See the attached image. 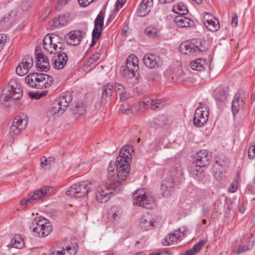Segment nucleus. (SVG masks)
Instances as JSON below:
<instances>
[{
    "mask_svg": "<svg viewBox=\"0 0 255 255\" xmlns=\"http://www.w3.org/2000/svg\"><path fill=\"white\" fill-rule=\"evenodd\" d=\"M108 179L105 184L98 187L96 192V198L100 203L107 202L114 191H119L121 183L117 179L116 164L110 163L108 167Z\"/></svg>",
    "mask_w": 255,
    "mask_h": 255,
    "instance_id": "f257e3e1",
    "label": "nucleus"
},
{
    "mask_svg": "<svg viewBox=\"0 0 255 255\" xmlns=\"http://www.w3.org/2000/svg\"><path fill=\"white\" fill-rule=\"evenodd\" d=\"M208 48V42L201 39L183 42L179 46V51L185 55H200L206 52Z\"/></svg>",
    "mask_w": 255,
    "mask_h": 255,
    "instance_id": "f03ea898",
    "label": "nucleus"
},
{
    "mask_svg": "<svg viewBox=\"0 0 255 255\" xmlns=\"http://www.w3.org/2000/svg\"><path fill=\"white\" fill-rule=\"evenodd\" d=\"M71 100L72 98L69 93L62 94L52 104L51 109L47 113L48 116L50 118H56L61 115L68 107Z\"/></svg>",
    "mask_w": 255,
    "mask_h": 255,
    "instance_id": "7ed1b4c3",
    "label": "nucleus"
},
{
    "mask_svg": "<svg viewBox=\"0 0 255 255\" xmlns=\"http://www.w3.org/2000/svg\"><path fill=\"white\" fill-rule=\"evenodd\" d=\"M62 39L59 35L51 33L45 36L43 40L44 49L50 54H56L62 48Z\"/></svg>",
    "mask_w": 255,
    "mask_h": 255,
    "instance_id": "20e7f679",
    "label": "nucleus"
},
{
    "mask_svg": "<svg viewBox=\"0 0 255 255\" xmlns=\"http://www.w3.org/2000/svg\"><path fill=\"white\" fill-rule=\"evenodd\" d=\"M22 92L20 86L14 80L9 81L8 85L3 90L2 98L5 102L10 100H18L22 97Z\"/></svg>",
    "mask_w": 255,
    "mask_h": 255,
    "instance_id": "39448f33",
    "label": "nucleus"
},
{
    "mask_svg": "<svg viewBox=\"0 0 255 255\" xmlns=\"http://www.w3.org/2000/svg\"><path fill=\"white\" fill-rule=\"evenodd\" d=\"M131 158L124 156L120 153L117 157L116 164L117 169V176L122 180L126 179L129 172V162Z\"/></svg>",
    "mask_w": 255,
    "mask_h": 255,
    "instance_id": "423d86ee",
    "label": "nucleus"
},
{
    "mask_svg": "<svg viewBox=\"0 0 255 255\" xmlns=\"http://www.w3.org/2000/svg\"><path fill=\"white\" fill-rule=\"evenodd\" d=\"M138 70V60L134 54L130 55L127 59L126 65L121 68L122 74L129 78L134 77Z\"/></svg>",
    "mask_w": 255,
    "mask_h": 255,
    "instance_id": "0eeeda50",
    "label": "nucleus"
},
{
    "mask_svg": "<svg viewBox=\"0 0 255 255\" xmlns=\"http://www.w3.org/2000/svg\"><path fill=\"white\" fill-rule=\"evenodd\" d=\"M52 231V227L45 218L34 219L32 222V232L35 236L45 237L48 236Z\"/></svg>",
    "mask_w": 255,
    "mask_h": 255,
    "instance_id": "6e6552de",
    "label": "nucleus"
},
{
    "mask_svg": "<svg viewBox=\"0 0 255 255\" xmlns=\"http://www.w3.org/2000/svg\"><path fill=\"white\" fill-rule=\"evenodd\" d=\"M164 104L161 103L158 100L152 99H145L143 102H137L132 105H128V107L131 109V113L132 114H136L138 111L143 108H146L148 106L151 109L156 110L161 109Z\"/></svg>",
    "mask_w": 255,
    "mask_h": 255,
    "instance_id": "1a4fd4ad",
    "label": "nucleus"
},
{
    "mask_svg": "<svg viewBox=\"0 0 255 255\" xmlns=\"http://www.w3.org/2000/svg\"><path fill=\"white\" fill-rule=\"evenodd\" d=\"M91 189V185L88 181L73 184L67 191L66 194L71 197H80L88 194Z\"/></svg>",
    "mask_w": 255,
    "mask_h": 255,
    "instance_id": "9d476101",
    "label": "nucleus"
},
{
    "mask_svg": "<svg viewBox=\"0 0 255 255\" xmlns=\"http://www.w3.org/2000/svg\"><path fill=\"white\" fill-rule=\"evenodd\" d=\"M133 204L147 209L151 208L153 199L146 195L145 189H138L133 194Z\"/></svg>",
    "mask_w": 255,
    "mask_h": 255,
    "instance_id": "9b49d317",
    "label": "nucleus"
},
{
    "mask_svg": "<svg viewBox=\"0 0 255 255\" xmlns=\"http://www.w3.org/2000/svg\"><path fill=\"white\" fill-rule=\"evenodd\" d=\"M28 122L27 116L24 113L20 114L13 120V125L10 126L9 133L11 135H17L25 128Z\"/></svg>",
    "mask_w": 255,
    "mask_h": 255,
    "instance_id": "f8f14e48",
    "label": "nucleus"
},
{
    "mask_svg": "<svg viewBox=\"0 0 255 255\" xmlns=\"http://www.w3.org/2000/svg\"><path fill=\"white\" fill-rule=\"evenodd\" d=\"M209 111L207 107L203 106L198 107L194 114L193 124L196 127H202L207 122Z\"/></svg>",
    "mask_w": 255,
    "mask_h": 255,
    "instance_id": "ddd939ff",
    "label": "nucleus"
},
{
    "mask_svg": "<svg viewBox=\"0 0 255 255\" xmlns=\"http://www.w3.org/2000/svg\"><path fill=\"white\" fill-rule=\"evenodd\" d=\"M144 65L149 68H156L162 64L160 57L154 54L147 53L143 58Z\"/></svg>",
    "mask_w": 255,
    "mask_h": 255,
    "instance_id": "4468645a",
    "label": "nucleus"
},
{
    "mask_svg": "<svg viewBox=\"0 0 255 255\" xmlns=\"http://www.w3.org/2000/svg\"><path fill=\"white\" fill-rule=\"evenodd\" d=\"M56 53V54L52 58V65L56 69H63L67 62V55L61 50L57 51Z\"/></svg>",
    "mask_w": 255,
    "mask_h": 255,
    "instance_id": "2eb2a0df",
    "label": "nucleus"
},
{
    "mask_svg": "<svg viewBox=\"0 0 255 255\" xmlns=\"http://www.w3.org/2000/svg\"><path fill=\"white\" fill-rule=\"evenodd\" d=\"M35 55L37 59V69L41 71H48L50 65L47 57L42 52H38L37 48L35 49Z\"/></svg>",
    "mask_w": 255,
    "mask_h": 255,
    "instance_id": "dca6fc26",
    "label": "nucleus"
},
{
    "mask_svg": "<svg viewBox=\"0 0 255 255\" xmlns=\"http://www.w3.org/2000/svg\"><path fill=\"white\" fill-rule=\"evenodd\" d=\"M211 156L206 150H201L197 153L194 163L199 167H205L210 164Z\"/></svg>",
    "mask_w": 255,
    "mask_h": 255,
    "instance_id": "f3484780",
    "label": "nucleus"
},
{
    "mask_svg": "<svg viewBox=\"0 0 255 255\" xmlns=\"http://www.w3.org/2000/svg\"><path fill=\"white\" fill-rule=\"evenodd\" d=\"M226 169V165L224 161H216L213 167L214 178L218 181H221L224 177Z\"/></svg>",
    "mask_w": 255,
    "mask_h": 255,
    "instance_id": "a211bd4d",
    "label": "nucleus"
},
{
    "mask_svg": "<svg viewBox=\"0 0 255 255\" xmlns=\"http://www.w3.org/2000/svg\"><path fill=\"white\" fill-rule=\"evenodd\" d=\"M82 39V33L78 30L72 31L65 36L66 43L69 45L74 46L79 45Z\"/></svg>",
    "mask_w": 255,
    "mask_h": 255,
    "instance_id": "6ab92c4d",
    "label": "nucleus"
},
{
    "mask_svg": "<svg viewBox=\"0 0 255 255\" xmlns=\"http://www.w3.org/2000/svg\"><path fill=\"white\" fill-rule=\"evenodd\" d=\"M155 221V220L152 215L146 213L139 219V225L141 228L148 230L154 226Z\"/></svg>",
    "mask_w": 255,
    "mask_h": 255,
    "instance_id": "aec40b11",
    "label": "nucleus"
},
{
    "mask_svg": "<svg viewBox=\"0 0 255 255\" xmlns=\"http://www.w3.org/2000/svg\"><path fill=\"white\" fill-rule=\"evenodd\" d=\"M49 190V187L45 186L39 189L31 191L28 194V197L31 201L45 198L49 196L50 194Z\"/></svg>",
    "mask_w": 255,
    "mask_h": 255,
    "instance_id": "412c9836",
    "label": "nucleus"
},
{
    "mask_svg": "<svg viewBox=\"0 0 255 255\" xmlns=\"http://www.w3.org/2000/svg\"><path fill=\"white\" fill-rule=\"evenodd\" d=\"M175 182L173 179H169L162 183L161 190L163 197L170 196L174 191Z\"/></svg>",
    "mask_w": 255,
    "mask_h": 255,
    "instance_id": "4be33fe9",
    "label": "nucleus"
},
{
    "mask_svg": "<svg viewBox=\"0 0 255 255\" xmlns=\"http://www.w3.org/2000/svg\"><path fill=\"white\" fill-rule=\"evenodd\" d=\"M153 4V0H142L137 9V15L141 17L147 15L150 11Z\"/></svg>",
    "mask_w": 255,
    "mask_h": 255,
    "instance_id": "5701e85b",
    "label": "nucleus"
},
{
    "mask_svg": "<svg viewBox=\"0 0 255 255\" xmlns=\"http://www.w3.org/2000/svg\"><path fill=\"white\" fill-rule=\"evenodd\" d=\"M40 76L38 84L35 85L36 89L48 88L52 85L54 80L52 76L42 73Z\"/></svg>",
    "mask_w": 255,
    "mask_h": 255,
    "instance_id": "b1692460",
    "label": "nucleus"
},
{
    "mask_svg": "<svg viewBox=\"0 0 255 255\" xmlns=\"http://www.w3.org/2000/svg\"><path fill=\"white\" fill-rule=\"evenodd\" d=\"M104 25V14L100 12L94 21V28L92 32L96 36H100Z\"/></svg>",
    "mask_w": 255,
    "mask_h": 255,
    "instance_id": "393cba45",
    "label": "nucleus"
},
{
    "mask_svg": "<svg viewBox=\"0 0 255 255\" xmlns=\"http://www.w3.org/2000/svg\"><path fill=\"white\" fill-rule=\"evenodd\" d=\"M240 95L239 93L236 94L232 103V110L234 116L237 114L245 105V102L240 99Z\"/></svg>",
    "mask_w": 255,
    "mask_h": 255,
    "instance_id": "a878e982",
    "label": "nucleus"
},
{
    "mask_svg": "<svg viewBox=\"0 0 255 255\" xmlns=\"http://www.w3.org/2000/svg\"><path fill=\"white\" fill-rule=\"evenodd\" d=\"M122 213V210L119 207L113 206L109 212L108 218L112 222H118L121 217Z\"/></svg>",
    "mask_w": 255,
    "mask_h": 255,
    "instance_id": "bb28decb",
    "label": "nucleus"
},
{
    "mask_svg": "<svg viewBox=\"0 0 255 255\" xmlns=\"http://www.w3.org/2000/svg\"><path fill=\"white\" fill-rule=\"evenodd\" d=\"M190 66L194 70L202 71L207 67V62L204 59L199 58L191 62Z\"/></svg>",
    "mask_w": 255,
    "mask_h": 255,
    "instance_id": "cd10ccee",
    "label": "nucleus"
},
{
    "mask_svg": "<svg viewBox=\"0 0 255 255\" xmlns=\"http://www.w3.org/2000/svg\"><path fill=\"white\" fill-rule=\"evenodd\" d=\"M228 95L227 88H218L215 91L214 97L216 101L224 102L227 98Z\"/></svg>",
    "mask_w": 255,
    "mask_h": 255,
    "instance_id": "c85d7f7f",
    "label": "nucleus"
},
{
    "mask_svg": "<svg viewBox=\"0 0 255 255\" xmlns=\"http://www.w3.org/2000/svg\"><path fill=\"white\" fill-rule=\"evenodd\" d=\"M145 34L150 38H157L160 35V30L153 25H150L145 28Z\"/></svg>",
    "mask_w": 255,
    "mask_h": 255,
    "instance_id": "c756f323",
    "label": "nucleus"
},
{
    "mask_svg": "<svg viewBox=\"0 0 255 255\" xmlns=\"http://www.w3.org/2000/svg\"><path fill=\"white\" fill-rule=\"evenodd\" d=\"M11 246L13 248L21 249L24 246L23 238L20 235H15L11 241Z\"/></svg>",
    "mask_w": 255,
    "mask_h": 255,
    "instance_id": "7c9ffc66",
    "label": "nucleus"
},
{
    "mask_svg": "<svg viewBox=\"0 0 255 255\" xmlns=\"http://www.w3.org/2000/svg\"><path fill=\"white\" fill-rule=\"evenodd\" d=\"M191 19L184 15H176V26L179 27H188L190 26Z\"/></svg>",
    "mask_w": 255,
    "mask_h": 255,
    "instance_id": "2f4dec72",
    "label": "nucleus"
},
{
    "mask_svg": "<svg viewBox=\"0 0 255 255\" xmlns=\"http://www.w3.org/2000/svg\"><path fill=\"white\" fill-rule=\"evenodd\" d=\"M205 245V242L201 240L197 243L193 247L192 249H190L181 255H195L198 253L202 247Z\"/></svg>",
    "mask_w": 255,
    "mask_h": 255,
    "instance_id": "473e14b6",
    "label": "nucleus"
},
{
    "mask_svg": "<svg viewBox=\"0 0 255 255\" xmlns=\"http://www.w3.org/2000/svg\"><path fill=\"white\" fill-rule=\"evenodd\" d=\"M205 25L207 28L212 32L216 31L220 28L219 22L215 17L205 23Z\"/></svg>",
    "mask_w": 255,
    "mask_h": 255,
    "instance_id": "72a5a7b5",
    "label": "nucleus"
},
{
    "mask_svg": "<svg viewBox=\"0 0 255 255\" xmlns=\"http://www.w3.org/2000/svg\"><path fill=\"white\" fill-rule=\"evenodd\" d=\"M63 247L64 248L63 255H75L78 249L77 245L73 244Z\"/></svg>",
    "mask_w": 255,
    "mask_h": 255,
    "instance_id": "f704fd0d",
    "label": "nucleus"
},
{
    "mask_svg": "<svg viewBox=\"0 0 255 255\" xmlns=\"http://www.w3.org/2000/svg\"><path fill=\"white\" fill-rule=\"evenodd\" d=\"M175 241V234L174 233L169 234L162 241L164 246H170L173 244Z\"/></svg>",
    "mask_w": 255,
    "mask_h": 255,
    "instance_id": "c9c22d12",
    "label": "nucleus"
},
{
    "mask_svg": "<svg viewBox=\"0 0 255 255\" xmlns=\"http://www.w3.org/2000/svg\"><path fill=\"white\" fill-rule=\"evenodd\" d=\"M101 55L100 52H96L92 54L87 61L86 66L91 67L100 58Z\"/></svg>",
    "mask_w": 255,
    "mask_h": 255,
    "instance_id": "e433bc0d",
    "label": "nucleus"
},
{
    "mask_svg": "<svg viewBox=\"0 0 255 255\" xmlns=\"http://www.w3.org/2000/svg\"><path fill=\"white\" fill-rule=\"evenodd\" d=\"M176 7L178 10V11H176L177 15H185L188 12L186 5L182 2L179 3Z\"/></svg>",
    "mask_w": 255,
    "mask_h": 255,
    "instance_id": "4c0bfd02",
    "label": "nucleus"
},
{
    "mask_svg": "<svg viewBox=\"0 0 255 255\" xmlns=\"http://www.w3.org/2000/svg\"><path fill=\"white\" fill-rule=\"evenodd\" d=\"M20 63L26 66V68L29 70L33 65V57L31 55H25Z\"/></svg>",
    "mask_w": 255,
    "mask_h": 255,
    "instance_id": "58836bf2",
    "label": "nucleus"
},
{
    "mask_svg": "<svg viewBox=\"0 0 255 255\" xmlns=\"http://www.w3.org/2000/svg\"><path fill=\"white\" fill-rule=\"evenodd\" d=\"M134 151L132 146L130 145H125L122 147L120 153L124 156H128L131 158L132 153Z\"/></svg>",
    "mask_w": 255,
    "mask_h": 255,
    "instance_id": "ea45409f",
    "label": "nucleus"
},
{
    "mask_svg": "<svg viewBox=\"0 0 255 255\" xmlns=\"http://www.w3.org/2000/svg\"><path fill=\"white\" fill-rule=\"evenodd\" d=\"M113 88V85L111 83H108L105 85L103 89V96H105L106 97L111 96Z\"/></svg>",
    "mask_w": 255,
    "mask_h": 255,
    "instance_id": "a19ab883",
    "label": "nucleus"
},
{
    "mask_svg": "<svg viewBox=\"0 0 255 255\" xmlns=\"http://www.w3.org/2000/svg\"><path fill=\"white\" fill-rule=\"evenodd\" d=\"M29 71V69L26 68V66H24L21 63H19L16 68V73L20 76H22L26 74Z\"/></svg>",
    "mask_w": 255,
    "mask_h": 255,
    "instance_id": "79ce46f5",
    "label": "nucleus"
},
{
    "mask_svg": "<svg viewBox=\"0 0 255 255\" xmlns=\"http://www.w3.org/2000/svg\"><path fill=\"white\" fill-rule=\"evenodd\" d=\"M186 232L187 229L184 227H181L176 230V242L181 240L184 237Z\"/></svg>",
    "mask_w": 255,
    "mask_h": 255,
    "instance_id": "37998d69",
    "label": "nucleus"
},
{
    "mask_svg": "<svg viewBox=\"0 0 255 255\" xmlns=\"http://www.w3.org/2000/svg\"><path fill=\"white\" fill-rule=\"evenodd\" d=\"M64 248L62 247H56L51 248L49 255H63Z\"/></svg>",
    "mask_w": 255,
    "mask_h": 255,
    "instance_id": "c03bdc74",
    "label": "nucleus"
},
{
    "mask_svg": "<svg viewBox=\"0 0 255 255\" xmlns=\"http://www.w3.org/2000/svg\"><path fill=\"white\" fill-rule=\"evenodd\" d=\"M33 73H30L25 78L26 83L30 87L34 88L35 80Z\"/></svg>",
    "mask_w": 255,
    "mask_h": 255,
    "instance_id": "a18cd8bd",
    "label": "nucleus"
},
{
    "mask_svg": "<svg viewBox=\"0 0 255 255\" xmlns=\"http://www.w3.org/2000/svg\"><path fill=\"white\" fill-rule=\"evenodd\" d=\"M54 162V158L53 157H49L48 158L45 156H43L41 159V164L42 166H46L48 164L51 165Z\"/></svg>",
    "mask_w": 255,
    "mask_h": 255,
    "instance_id": "49530a36",
    "label": "nucleus"
},
{
    "mask_svg": "<svg viewBox=\"0 0 255 255\" xmlns=\"http://www.w3.org/2000/svg\"><path fill=\"white\" fill-rule=\"evenodd\" d=\"M248 156L250 159H254L255 157V142L253 143L249 147Z\"/></svg>",
    "mask_w": 255,
    "mask_h": 255,
    "instance_id": "de8ad7c7",
    "label": "nucleus"
},
{
    "mask_svg": "<svg viewBox=\"0 0 255 255\" xmlns=\"http://www.w3.org/2000/svg\"><path fill=\"white\" fill-rule=\"evenodd\" d=\"M250 250V248L247 245H240L239 246L238 249L235 251L234 252L236 254H239L244 252H245Z\"/></svg>",
    "mask_w": 255,
    "mask_h": 255,
    "instance_id": "09e8293b",
    "label": "nucleus"
},
{
    "mask_svg": "<svg viewBox=\"0 0 255 255\" xmlns=\"http://www.w3.org/2000/svg\"><path fill=\"white\" fill-rule=\"evenodd\" d=\"M131 97V96L129 93L126 92L121 93L120 95V101L122 102L125 101L126 100L130 98Z\"/></svg>",
    "mask_w": 255,
    "mask_h": 255,
    "instance_id": "8fccbe9b",
    "label": "nucleus"
},
{
    "mask_svg": "<svg viewBox=\"0 0 255 255\" xmlns=\"http://www.w3.org/2000/svg\"><path fill=\"white\" fill-rule=\"evenodd\" d=\"M58 18L59 19V22L61 26H63L67 24V19L64 15H61L58 16Z\"/></svg>",
    "mask_w": 255,
    "mask_h": 255,
    "instance_id": "3c124183",
    "label": "nucleus"
},
{
    "mask_svg": "<svg viewBox=\"0 0 255 255\" xmlns=\"http://www.w3.org/2000/svg\"><path fill=\"white\" fill-rule=\"evenodd\" d=\"M6 36L3 34H0V51L3 48L6 43Z\"/></svg>",
    "mask_w": 255,
    "mask_h": 255,
    "instance_id": "603ef678",
    "label": "nucleus"
},
{
    "mask_svg": "<svg viewBox=\"0 0 255 255\" xmlns=\"http://www.w3.org/2000/svg\"><path fill=\"white\" fill-rule=\"evenodd\" d=\"M59 22V19L57 17H55L53 18L50 22V25L51 26L55 27H61V25Z\"/></svg>",
    "mask_w": 255,
    "mask_h": 255,
    "instance_id": "864d4df0",
    "label": "nucleus"
},
{
    "mask_svg": "<svg viewBox=\"0 0 255 255\" xmlns=\"http://www.w3.org/2000/svg\"><path fill=\"white\" fill-rule=\"evenodd\" d=\"M214 17L213 16L209 13H205L204 15L203 20L204 23V24L208 21H210V20H212L213 19Z\"/></svg>",
    "mask_w": 255,
    "mask_h": 255,
    "instance_id": "5fc2aeb1",
    "label": "nucleus"
},
{
    "mask_svg": "<svg viewBox=\"0 0 255 255\" xmlns=\"http://www.w3.org/2000/svg\"><path fill=\"white\" fill-rule=\"evenodd\" d=\"M120 112L121 114H128L131 112V109H130L129 107H128V105L127 106V107L126 108L124 106H121L120 108Z\"/></svg>",
    "mask_w": 255,
    "mask_h": 255,
    "instance_id": "6e6d98bb",
    "label": "nucleus"
},
{
    "mask_svg": "<svg viewBox=\"0 0 255 255\" xmlns=\"http://www.w3.org/2000/svg\"><path fill=\"white\" fill-rule=\"evenodd\" d=\"M129 29V27H128V22H127V21H125L124 22V24L123 26V28H122V34H126L128 31V30Z\"/></svg>",
    "mask_w": 255,
    "mask_h": 255,
    "instance_id": "4d7b16f0",
    "label": "nucleus"
},
{
    "mask_svg": "<svg viewBox=\"0 0 255 255\" xmlns=\"http://www.w3.org/2000/svg\"><path fill=\"white\" fill-rule=\"evenodd\" d=\"M33 75L34 76V80H35V84L34 85H37L39 82V80L40 78V76L42 75V73H32ZM36 85L34 86V88L36 89Z\"/></svg>",
    "mask_w": 255,
    "mask_h": 255,
    "instance_id": "13d9d810",
    "label": "nucleus"
},
{
    "mask_svg": "<svg viewBox=\"0 0 255 255\" xmlns=\"http://www.w3.org/2000/svg\"><path fill=\"white\" fill-rule=\"evenodd\" d=\"M47 93V91H45L44 92L38 93H34L31 95V97L34 99H39L40 97H42Z\"/></svg>",
    "mask_w": 255,
    "mask_h": 255,
    "instance_id": "bf43d9fd",
    "label": "nucleus"
},
{
    "mask_svg": "<svg viewBox=\"0 0 255 255\" xmlns=\"http://www.w3.org/2000/svg\"><path fill=\"white\" fill-rule=\"evenodd\" d=\"M231 24L233 27H236L238 24V16L237 14H234L232 17Z\"/></svg>",
    "mask_w": 255,
    "mask_h": 255,
    "instance_id": "052dcab7",
    "label": "nucleus"
},
{
    "mask_svg": "<svg viewBox=\"0 0 255 255\" xmlns=\"http://www.w3.org/2000/svg\"><path fill=\"white\" fill-rule=\"evenodd\" d=\"M115 91L117 92H121L124 89V87L121 84L116 83L115 85Z\"/></svg>",
    "mask_w": 255,
    "mask_h": 255,
    "instance_id": "680f3d73",
    "label": "nucleus"
},
{
    "mask_svg": "<svg viewBox=\"0 0 255 255\" xmlns=\"http://www.w3.org/2000/svg\"><path fill=\"white\" fill-rule=\"evenodd\" d=\"M100 36H96L95 35H93V32H92V42L91 43L90 46L91 47L93 46L95 43H96V41L97 39L100 37Z\"/></svg>",
    "mask_w": 255,
    "mask_h": 255,
    "instance_id": "e2e57ef3",
    "label": "nucleus"
},
{
    "mask_svg": "<svg viewBox=\"0 0 255 255\" xmlns=\"http://www.w3.org/2000/svg\"><path fill=\"white\" fill-rule=\"evenodd\" d=\"M127 1V0H118L116 3L117 8L120 5V7H122Z\"/></svg>",
    "mask_w": 255,
    "mask_h": 255,
    "instance_id": "0e129e2a",
    "label": "nucleus"
},
{
    "mask_svg": "<svg viewBox=\"0 0 255 255\" xmlns=\"http://www.w3.org/2000/svg\"><path fill=\"white\" fill-rule=\"evenodd\" d=\"M154 125H157V127H160L163 125L162 122L161 123L158 118H155L154 119Z\"/></svg>",
    "mask_w": 255,
    "mask_h": 255,
    "instance_id": "69168bd1",
    "label": "nucleus"
},
{
    "mask_svg": "<svg viewBox=\"0 0 255 255\" xmlns=\"http://www.w3.org/2000/svg\"><path fill=\"white\" fill-rule=\"evenodd\" d=\"M237 190V186L236 185H234L233 184H232L231 187L229 188V191L232 193L236 192Z\"/></svg>",
    "mask_w": 255,
    "mask_h": 255,
    "instance_id": "338daca9",
    "label": "nucleus"
},
{
    "mask_svg": "<svg viewBox=\"0 0 255 255\" xmlns=\"http://www.w3.org/2000/svg\"><path fill=\"white\" fill-rule=\"evenodd\" d=\"M28 202H31V200H30L29 197L28 198H24L22 200L20 201V204L22 205H26Z\"/></svg>",
    "mask_w": 255,
    "mask_h": 255,
    "instance_id": "774afa93",
    "label": "nucleus"
}]
</instances>
